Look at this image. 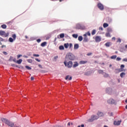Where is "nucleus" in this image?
<instances>
[{"mask_svg":"<svg viewBox=\"0 0 127 127\" xmlns=\"http://www.w3.org/2000/svg\"><path fill=\"white\" fill-rule=\"evenodd\" d=\"M1 121L5 124V125H7L8 127H14V123L10 121L6 118H1Z\"/></svg>","mask_w":127,"mask_h":127,"instance_id":"obj_1","label":"nucleus"},{"mask_svg":"<svg viewBox=\"0 0 127 127\" xmlns=\"http://www.w3.org/2000/svg\"><path fill=\"white\" fill-rule=\"evenodd\" d=\"M75 59H76V57L73 54L69 53L66 55L65 60H66V61H69V60L74 61Z\"/></svg>","mask_w":127,"mask_h":127,"instance_id":"obj_2","label":"nucleus"},{"mask_svg":"<svg viewBox=\"0 0 127 127\" xmlns=\"http://www.w3.org/2000/svg\"><path fill=\"white\" fill-rule=\"evenodd\" d=\"M67 61H68L65 60V61L64 62V64L65 67H67V68H72L73 66V62H72V61H69L68 62Z\"/></svg>","mask_w":127,"mask_h":127,"instance_id":"obj_3","label":"nucleus"},{"mask_svg":"<svg viewBox=\"0 0 127 127\" xmlns=\"http://www.w3.org/2000/svg\"><path fill=\"white\" fill-rule=\"evenodd\" d=\"M99 119V116L95 115H92L90 119L87 120L88 123H93L94 121H97Z\"/></svg>","mask_w":127,"mask_h":127,"instance_id":"obj_4","label":"nucleus"},{"mask_svg":"<svg viewBox=\"0 0 127 127\" xmlns=\"http://www.w3.org/2000/svg\"><path fill=\"white\" fill-rule=\"evenodd\" d=\"M75 28L76 29H80V30H85L86 29V26L83 24H77L76 25Z\"/></svg>","mask_w":127,"mask_h":127,"instance_id":"obj_5","label":"nucleus"},{"mask_svg":"<svg viewBox=\"0 0 127 127\" xmlns=\"http://www.w3.org/2000/svg\"><path fill=\"white\" fill-rule=\"evenodd\" d=\"M9 35V33H5V31L0 30V36H2V37H7Z\"/></svg>","mask_w":127,"mask_h":127,"instance_id":"obj_6","label":"nucleus"},{"mask_svg":"<svg viewBox=\"0 0 127 127\" xmlns=\"http://www.w3.org/2000/svg\"><path fill=\"white\" fill-rule=\"evenodd\" d=\"M12 37L13 38L11 37H10L8 39V42H10L11 43H12V42H13L15 40V39H16V34H12Z\"/></svg>","mask_w":127,"mask_h":127,"instance_id":"obj_7","label":"nucleus"},{"mask_svg":"<svg viewBox=\"0 0 127 127\" xmlns=\"http://www.w3.org/2000/svg\"><path fill=\"white\" fill-rule=\"evenodd\" d=\"M106 93L108 94V95H112L113 94V88L111 87H108L106 89Z\"/></svg>","mask_w":127,"mask_h":127,"instance_id":"obj_8","label":"nucleus"},{"mask_svg":"<svg viewBox=\"0 0 127 127\" xmlns=\"http://www.w3.org/2000/svg\"><path fill=\"white\" fill-rule=\"evenodd\" d=\"M107 102L108 104H111V105H117V102H116V100H115L113 98H110L107 101Z\"/></svg>","mask_w":127,"mask_h":127,"instance_id":"obj_9","label":"nucleus"},{"mask_svg":"<svg viewBox=\"0 0 127 127\" xmlns=\"http://www.w3.org/2000/svg\"><path fill=\"white\" fill-rule=\"evenodd\" d=\"M11 67H16L17 68H18L19 69H21L22 70H24V67L22 65H15L14 64H11Z\"/></svg>","mask_w":127,"mask_h":127,"instance_id":"obj_10","label":"nucleus"},{"mask_svg":"<svg viewBox=\"0 0 127 127\" xmlns=\"http://www.w3.org/2000/svg\"><path fill=\"white\" fill-rule=\"evenodd\" d=\"M97 7L100 10H104L105 7H104V5L102 4V3H98L97 4Z\"/></svg>","mask_w":127,"mask_h":127,"instance_id":"obj_11","label":"nucleus"},{"mask_svg":"<svg viewBox=\"0 0 127 127\" xmlns=\"http://www.w3.org/2000/svg\"><path fill=\"white\" fill-rule=\"evenodd\" d=\"M101 41H102V38L101 37V36H96L95 37V42L98 43L101 42Z\"/></svg>","mask_w":127,"mask_h":127,"instance_id":"obj_12","label":"nucleus"},{"mask_svg":"<svg viewBox=\"0 0 127 127\" xmlns=\"http://www.w3.org/2000/svg\"><path fill=\"white\" fill-rule=\"evenodd\" d=\"M79 66V63L78 62H74L72 64V68H77Z\"/></svg>","mask_w":127,"mask_h":127,"instance_id":"obj_13","label":"nucleus"},{"mask_svg":"<svg viewBox=\"0 0 127 127\" xmlns=\"http://www.w3.org/2000/svg\"><path fill=\"white\" fill-rule=\"evenodd\" d=\"M92 74V71L89 70L87 71H85L84 72L85 76H90V75Z\"/></svg>","mask_w":127,"mask_h":127,"instance_id":"obj_14","label":"nucleus"},{"mask_svg":"<svg viewBox=\"0 0 127 127\" xmlns=\"http://www.w3.org/2000/svg\"><path fill=\"white\" fill-rule=\"evenodd\" d=\"M65 80H68V81H71L72 80V76H70V75H66L65 77Z\"/></svg>","mask_w":127,"mask_h":127,"instance_id":"obj_15","label":"nucleus"},{"mask_svg":"<svg viewBox=\"0 0 127 127\" xmlns=\"http://www.w3.org/2000/svg\"><path fill=\"white\" fill-rule=\"evenodd\" d=\"M97 115L99 118V117H104V113L102 112H98L97 113Z\"/></svg>","mask_w":127,"mask_h":127,"instance_id":"obj_16","label":"nucleus"},{"mask_svg":"<svg viewBox=\"0 0 127 127\" xmlns=\"http://www.w3.org/2000/svg\"><path fill=\"white\" fill-rule=\"evenodd\" d=\"M86 63H88V61H80L79 62V64L80 65H83L84 64H86Z\"/></svg>","mask_w":127,"mask_h":127,"instance_id":"obj_17","label":"nucleus"},{"mask_svg":"<svg viewBox=\"0 0 127 127\" xmlns=\"http://www.w3.org/2000/svg\"><path fill=\"white\" fill-rule=\"evenodd\" d=\"M51 34H48L45 37H46V40H48L51 38Z\"/></svg>","mask_w":127,"mask_h":127,"instance_id":"obj_18","label":"nucleus"},{"mask_svg":"<svg viewBox=\"0 0 127 127\" xmlns=\"http://www.w3.org/2000/svg\"><path fill=\"white\" fill-rule=\"evenodd\" d=\"M106 20L107 21H108V22H109L110 23H111V22H112V21H113V19H112V18L108 17L106 18Z\"/></svg>","mask_w":127,"mask_h":127,"instance_id":"obj_19","label":"nucleus"},{"mask_svg":"<svg viewBox=\"0 0 127 127\" xmlns=\"http://www.w3.org/2000/svg\"><path fill=\"white\" fill-rule=\"evenodd\" d=\"M83 42L84 43H86V42H89V39L88 38H83Z\"/></svg>","mask_w":127,"mask_h":127,"instance_id":"obj_20","label":"nucleus"},{"mask_svg":"<svg viewBox=\"0 0 127 127\" xmlns=\"http://www.w3.org/2000/svg\"><path fill=\"white\" fill-rule=\"evenodd\" d=\"M47 44V42H44L41 44V46L42 47H45Z\"/></svg>","mask_w":127,"mask_h":127,"instance_id":"obj_21","label":"nucleus"},{"mask_svg":"<svg viewBox=\"0 0 127 127\" xmlns=\"http://www.w3.org/2000/svg\"><path fill=\"white\" fill-rule=\"evenodd\" d=\"M16 63H17V64H21V63H22V59H20L18 60H17Z\"/></svg>","mask_w":127,"mask_h":127,"instance_id":"obj_22","label":"nucleus"},{"mask_svg":"<svg viewBox=\"0 0 127 127\" xmlns=\"http://www.w3.org/2000/svg\"><path fill=\"white\" fill-rule=\"evenodd\" d=\"M79 48V44H75L74 45V49L77 50Z\"/></svg>","mask_w":127,"mask_h":127,"instance_id":"obj_23","label":"nucleus"},{"mask_svg":"<svg viewBox=\"0 0 127 127\" xmlns=\"http://www.w3.org/2000/svg\"><path fill=\"white\" fill-rule=\"evenodd\" d=\"M98 73L99 74H102V75H104V74H105V72H104V70L102 69H99Z\"/></svg>","mask_w":127,"mask_h":127,"instance_id":"obj_24","label":"nucleus"},{"mask_svg":"<svg viewBox=\"0 0 127 127\" xmlns=\"http://www.w3.org/2000/svg\"><path fill=\"white\" fill-rule=\"evenodd\" d=\"M64 48H65V49H68V47H69V43H68L64 44Z\"/></svg>","mask_w":127,"mask_h":127,"instance_id":"obj_25","label":"nucleus"},{"mask_svg":"<svg viewBox=\"0 0 127 127\" xmlns=\"http://www.w3.org/2000/svg\"><path fill=\"white\" fill-rule=\"evenodd\" d=\"M107 32L110 33V32H113V29L111 27H109L107 28Z\"/></svg>","mask_w":127,"mask_h":127,"instance_id":"obj_26","label":"nucleus"},{"mask_svg":"<svg viewBox=\"0 0 127 127\" xmlns=\"http://www.w3.org/2000/svg\"><path fill=\"white\" fill-rule=\"evenodd\" d=\"M103 75V77H104V78H108V77H109V74L107 73V72H104V74Z\"/></svg>","mask_w":127,"mask_h":127,"instance_id":"obj_27","label":"nucleus"},{"mask_svg":"<svg viewBox=\"0 0 127 127\" xmlns=\"http://www.w3.org/2000/svg\"><path fill=\"white\" fill-rule=\"evenodd\" d=\"M119 51L122 53L124 52V51H125V48H124V47L120 48Z\"/></svg>","mask_w":127,"mask_h":127,"instance_id":"obj_28","label":"nucleus"},{"mask_svg":"<svg viewBox=\"0 0 127 127\" xmlns=\"http://www.w3.org/2000/svg\"><path fill=\"white\" fill-rule=\"evenodd\" d=\"M78 40L80 42L82 41L83 40V36H79L78 37Z\"/></svg>","mask_w":127,"mask_h":127,"instance_id":"obj_29","label":"nucleus"},{"mask_svg":"<svg viewBox=\"0 0 127 127\" xmlns=\"http://www.w3.org/2000/svg\"><path fill=\"white\" fill-rule=\"evenodd\" d=\"M65 37V34L64 33H61L60 34V38H64Z\"/></svg>","mask_w":127,"mask_h":127,"instance_id":"obj_30","label":"nucleus"},{"mask_svg":"<svg viewBox=\"0 0 127 127\" xmlns=\"http://www.w3.org/2000/svg\"><path fill=\"white\" fill-rule=\"evenodd\" d=\"M108 26H109V24H108L107 23H104L103 24V27H104V28H106V27H108Z\"/></svg>","mask_w":127,"mask_h":127,"instance_id":"obj_31","label":"nucleus"},{"mask_svg":"<svg viewBox=\"0 0 127 127\" xmlns=\"http://www.w3.org/2000/svg\"><path fill=\"white\" fill-rule=\"evenodd\" d=\"M64 46L63 45H61L59 46V50H64Z\"/></svg>","mask_w":127,"mask_h":127,"instance_id":"obj_32","label":"nucleus"},{"mask_svg":"<svg viewBox=\"0 0 127 127\" xmlns=\"http://www.w3.org/2000/svg\"><path fill=\"white\" fill-rule=\"evenodd\" d=\"M1 27L3 29H6V28L7 27V26L5 24H2V25H1Z\"/></svg>","mask_w":127,"mask_h":127,"instance_id":"obj_33","label":"nucleus"},{"mask_svg":"<svg viewBox=\"0 0 127 127\" xmlns=\"http://www.w3.org/2000/svg\"><path fill=\"white\" fill-rule=\"evenodd\" d=\"M120 68L122 69V71H125V70L124 69V68H125V64H121L120 65Z\"/></svg>","mask_w":127,"mask_h":127,"instance_id":"obj_34","label":"nucleus"},{"mask_svg":"<svg viewBox=\"0 0 127 127\" xmlns=\"http://www.w3.org/2000/svg\"><path fill=\"white\" fill-rule=\"evenodd\" d=\"M117 55H113L110 57L111 59L115 60L117 59Z\"/></svg>","mask_w":127,"mask_h":127,"instance_id":"obj_35","label":"nucleus"},{"mask_svg":"<svg viewBox=\"0 0 127 127\" xmlns=\"http://www.w3.org/2000/svg\"><path fill=\"white\" fill-rule=\"evenodd\" d=\"M126 75V72H122L121 74H120V77L121 78H124V76H125Z\"/></svg>","mask_w":127,"mask_h":127,"instance_id":"obj_36","label":"nucleus"},{"mask_svg":"<svg viewBox=\"0 0 127 127\" xmlns=\"http://www.w3.org/2000/svg\"><path fill=\"white\" fill-rule=\"evenodd\" d=\"M72 37H73V38H78V34H72Z\"/></svg>","mask_w":127,"mask_h":127,"instance_id":"obj_37","label":"nucleus"},{"mask_svg":"<svg viewBox=\"0 0 127 127\" xmlns=\"http://www.w3.org/2000/svg\"><path fill=\"white\" fill-rule=\"evenodd\" d=\"M91 34L92 35H95L96 34V29H93L91 32Z\"/></svg>","mask_w":127,"mask_h":127,"instance_id":"obj_38","label":"nucleus"},{"mask_svg":"<svg viewBox=\"0 0 127 127\" xmlns=\"http://www.w3.org/2000/svg\"><path fill=\"white\" fill-rule=\"evenodd\" d=\"M36 39V38L34 37H31L30 39V41H33V40H35Z\"/></svg>","mask_w":127,"mask_h":127,"instance_id":"obj_39","label":"nucleus"},{"mask_svg":"<svg viewBox=\"0 0 127 127\" xmlns=\"http://www.w3.org/2000/svg\"><path fill=\"white\" fill-rule=\"evenodd\" d=\"M105 35L106 37H111V34H110L109 32L106 33Z\"/></svg>","mask_w":127,"mask_h":127,"instance_id":"obj_40","label":"nucleus"},{"mask_svg":"<svg viewBox=\"0 0 127 127\" xmlns=\"http://www.w3.org/2000/svg\"><path fill=\"white\" fill-rule=\"evenodd\" d=\"M26 69H27V70H31V67L28 66V65H26L25 66Z\"/></svg>","mask_w":127,"mask_h":127,"instance_id":"obj_41","label":"nucleus"},{"mask_svg":"<svg viewBox=\"0 0 127 127\" xmlns=\"http://www.w3.org/2000/svg\"><path fill=\"white\" fill-rule=\"evenodd\" d=\"M12 59H13V57L10 56V58H9V60H8V61H9V62H11V61H12Z\"/></svg>","mask_w":127,"mask_h":127,"instance_id":"obj_42","label":"nucleus"},{"mask_svg":"<svg viewBox=\"0 0 127 127\" xmlns=\"http://www.w3.org/2000/svg\"><path fill=\"white\" fill-rule=\"evenodd\" d=\"M110 44H111L110 42H107L105 44V46H106V47H110Z\"/></svg>","mask_w":127,"mask_h":127,"instance_id":"obj_43","label":"nucleus"},{"mask_svg":"<svg viewBox=\"0 0 127 127\" xmlns=\"http://www.w3.org/2000/svg\"><path fill=\"white\" fill-rule=\"evenodd\" d=\"M69 49H71V48H73V44L69 43Z\"/></svg>","mask_w":127,"mask_h":127,"instance_id":"obj_44","label":"nucleus"},{"mask_svg":"<svg viewBox=\"0 0 127 127\" xmlns=\"http://www.w3.org/2000/svg\"><path fill=\"white\" fill-rule=\"evenodd\" d=\"M28 63H32V59H28L27 60Z\"/></svg>","mask_w":127,"mask_h":127,"instance_id":"obj_45","label":"nucleus"},{"mask_svg":"<svg viewBox=\"0 0 127 127\" xmlns=\"http://www.w3.org/2000/svg\"><path fill=\"white\" fill-rule=\"evenodd\" d=\"M117 61H121L122 60V58L120 57H117L116 59Z\"/></svg>","mask_w":127,"mask_h":127,"instance_id":"obj_46","label":"nucleus"},{"mask_svg":"<svg viewBox=\"0 0 127 127\" xmlns=\"http://www.w3.org/2000/svg\"><path fill=\"white\" fill-rule=\"evenodd\" d=\"M121 123H122L121 120L117 121V126H120V125H121Z\"/></svg>","mask_w":127,"mask_h":127,"instance_id":"obj_47","label":"nucleus"},{"mask_svg":"<svg viewBox=\"0 0 127 127\" xmlns=\"http://www.w3.org/2000/svg\"><path fill=\"white\" fill-rule=\"evenodd\" d=\"M86 33V35H88V36H91V32H90V31H88Z\"/></svg>","mask_w":127,"mask_h":127,"instance_id":"obj_48","label":"nucleus"},{"mask_svg":"<svg viewBox=\"0 0 127 127\" xmlns=\"http://www.w3.org/2000/svg\"><path fill=\"white\" fill-rule=\"evenodd\" d=\"M12 22H13V21L11 20V21H8L6 23V24H9L11 23L10 25H11V24H12Z\"/></svg>","mask_w":127,"mask_h":127,"instance_id":"obj_49","label":"nucleus"},{"mask_svg":"<svg viewBox=\"0 0 127 127\" xmlns=\"http://www.w3.org/2000/svg\"><path fill=\"white\" fill-rule=\"evenodd\" d=\"M20 57H22V55H17V59H19Z\"/></svg>","mask_w":127,"mask_h":127,"instance_id":"obj_50","label":"nucleus"},{"mask_svg":"<svg viewBox=\"0 0 127 127\" xmlns=\"http://www.w3.org/2000/svg\"><path fill=\"white\" fill-rule=\"evenodd\" d=\"M33 56H34V57H39V54H33Z\"/></svg>","mask_w":127,"mask_h":127,"instance_id":"obj_51","label":"nucleus"},{"mask_svg":"<svg viewBox=\"0 0 127 127\" xmlns=\"http://www.w3.org/2000/svg\"><path fill=\"white\" fill-rule=\"evenodd\" d=\"M99 30H101L102 31H103V30H104V28L102 26L99 27Z\"/></svg>","mask_w":127,"mask_h":127,"instance_id":"obj_52","label":"nucleus"},{"mask_svg":"<svg viewBox=\"0 0 127 127\" xmlns=\"http://www.w3.org/2000/svg\"><path fill=\"white\" fill-rule=\"evenodd\" d=\"M37 42H38V43H40V42H41V40L40 39H37Z\"/></svg>","mask_w":127,"mask_h":127,"instance_id":"obj_53","label":"nucleus"},{"mask_svg":"<svg viewBox=\"0 0 127 127\" xmlns=\"http://www.w3.org/2000/svg\"><path fill=\"white\" fill-rule=\"evenodd\" d=\"M77 127H85V125L82 124L81 126L80 125H78L77 126Z\"/></svg>","mask_w":127,"mask_h":127,"instance_id":"obj_54","label":"nucleus"},{"mask_svg":"<svg viewBox=\"0 0 127 127\" xmlns=\"http://www.w3.org/2000/svg\"><path fill=\"white\" fill-rule=\"evenodd\" d=\"M3 41H4V39L0 37V42H3Z\"/></svg>","mask_w":127,"mask_h":127,"instance_id":"obj_55","label":"nucleus"},{"mask_svg":"<svg viewBox=\"0 0 127 127\" xmlns=\"http://www.w3.org/2000/svg\"><path fill=\"white\" fill-rule=\"evenodd\" d=\"M12 61H13V62H14L15 63H16V62L17 61L16 60V58H14V59H12Z\"/></svg>","mask_w":127,"mask_h":127,"instance_id":"obj_56","label":"nucleus"},{"mask_svg":"<svg viewBox=\"0 0 127 127\" xmlns=\"http://www.w3.org/2000/svg\"><path fill=\"white\" fill-rule=\"evenodd\" d=\"M114 125L115 126H118V122H117V121H114Z\"/></svg>","mask_w":127,"mask_h":127,"instance_id":"obj_57","label":"nucleus"},{"mask_svg":"<svg viewBox=\"0 0 127 127\" xmlns=\"http://www.w3.org/2000/svg\"><path fill=\"white\" fill-rule=\"evenodd\" d=\"M117 42H120V43H121V42H122V39L121 38H118Z\"/></svg>","mask_w":127,"mask_h":127,"instance_id":"obj_58","label":"nucleus"},{"mask_svg":"<svg viewBox=\"0 0 127 127\" xmlns=\"http://www.w3.org/2000/svg\"><path fill=\"white\" fill-rule=\"evenodd\" d=\"M124 62H127V58H125L123 59Z\"/></svg>","mask_w":127,"mask_h":127,"instance_id":"obj_59","label":"nucleus"},{"mask_svg":"<svg viewBox=\"0 0 127 127\" xmlns=\"http://www.w3.org/2000/svg\"><path fill=\"white\" fill-rule=\"evenodd\" d=\"M54 59L55 60H57V59H58V56L54 57Z\"/></svg>","mask_w":127,"mask_h":127,"instance_id":"obj_60","label":"nucleus"},{"mask_svg":"<svg viewBox=\"0 0 127 127\" xmlns=\"http://www.w3.org/2000/svg\"><path fill=\"white\" fill-rule=\"evenodd\" d=\"M38 66L39 68H41V69H43V67H42V65L41 64H38Z\"/></svg>","mask_w":127,"mask_h":127,"instance_id":"obj_61","label":"nucleus"},{"mask_svg":"<svg viewBox=\"0 0 127 127\" xmlns=\"http://www.w3.org/2000/svg\"><path fill=\"white\" fill-rule=\"evenodd\" d=\"M2 53H3V54H4V55H7V52H2Z\"/></svg>","mask_w":127,"mask_h":127,"instance_id":"obj_62","label":"nucleus"},{"mask_svg":"<svg viewBox=\"0 0 127 127\" xmlns=\"http://www.w3.org/2000/svg\"><path fill=\"white\" fill-rule=\"evenodd\" d=\"M35 60H36V61H37V62H41L40 60L38 59V58H36Z\"/></svg>","mask_w":127,"mask_h":127,"instance_id":"obj_63","label":"nucleus"},{"mask_svg":"<svg viewBox=\"0 0 127 127\" xmlns=\"http://www.w3.org/2000/svg\"><path fill=\"white\" fill-rule=\"evenodd\" d=\"M113 116H114V113H113V112H111L110 113V114L109 115L110 117H113Z\"/></svg>","mask_w":127,"mask_h":127,"instance_id":"obj_64","label":"nucleus"}]
</instances>
